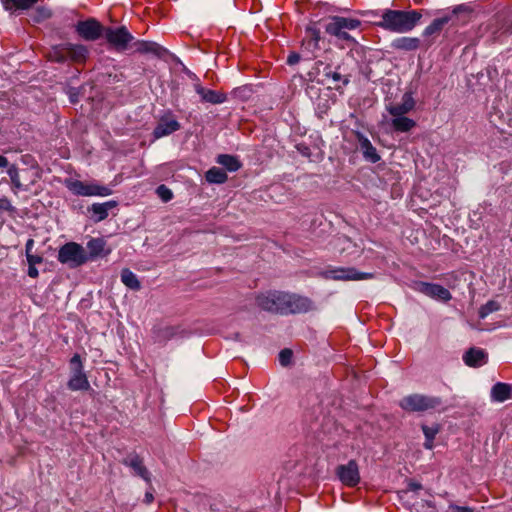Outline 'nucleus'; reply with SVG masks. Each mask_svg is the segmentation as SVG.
Instances as JSON below:
<instances>
[{
	"label": "nucleus",
	"mask_w": 512,
	"mask_h": 512,
	"mask_svg": "<svg viewBox=\"0 0 512 512\" xmlns=\"http://www.w3.org/2000/svg\"><path fill=\"white\" fill-rule=\"evenodd\" d=\"M422 10L384 9L374 25L385 31L404 34L412 31L422 19Z\"/></svg>",
	"instance_id": "obj_1"
},
{
	"label": "nucleus",
	"mask_w": 512,
	"mask_h": 512,
	"mask_svg": "<svg viewBox=\"0 0 512 512\" xmlns=\"http://www.w3.org/2000/svg\"><path fill=\"white\" fill-rule=\"evenodd\" d=\"M399 406L409 413H423L444 410L443 401L440 397L429 396L424 394H410L403 397L399 401Z\"/></svg>",
	"instance_id": "obj_2"
},
{
	"label": "nucleus",
	"mask_w": 512,
	"mask_h": 512,
	"mask_svg": "<svg viewBox=\"0 0 512 512\" xmlns=\"http://www.w3.org/2000/svg\"><path fill=\"white\" fill-rule=\"evenodd\" d=\"M361 20L353 17L330 16L325 25V32L340 41L355 43L356 40L349 34V31L360 29Z\"/></svg>",
	"instance_id": "obj_3"
},
{
	"label": "nucleus",
	"mask_w": 512,
	"mask_h": 512,
	"mask_svg": "<svg viewBox=\"0 0 512 512\" xmlns=\"http://www.w3.org/2000/svg\"><path fill=\"white\" fill-rule=\"evenodd\" d=\"M58 261L68 265L70 268H77L89 261L84 247L76 242H67L59 248Z\"/></svg>",
	"instance_id": "obj_4"
},
{
	"label": "nucleus",
	"mask_w": 512,
	"mask_h": 512,
	"mask_svg": "<svg viewBox=\"0 0 512 512\" xmlns=\"http://www.w3.org/2000/svg\"><path fill=\"white\" fill-rule=\"evenodd\" d=\"M65 187L76 196H109L112 194V190L104 185H100L93 182H83L76 179H66Z\"/></svg>",
	"instance_id": "obj_5"
},
{
	"label": "nucleus",
	"mask_w": 512,
	"mask_h": 512,
	"mask_svg": "<svg viewBox=\"0 0 512 512\" xmlns=\"http://www.w3.org/2000/svg\"><path fill=\"white\" fill-rule=\"evenodd\" d=\"M284 297L283 315L305 314L315 309L312 299L305 295L285 291Z\"/></svg>",
	"instance_id": "obj_6"
},
{
	"label": "nucleus",
	"mask_w": 512,
	"mask_h": 512,
	"mask_svg": "<svg viewBox=\"0 0 512 512\" xmlns=\"http://www.w3.org/2000/svg\"><path fill=\"white\" fill-rule=\"evenodd\" d=\"M104 37L108 45L117 52L126 51L134 41V36L126 26L106 27Z\"/></svg>",
	"instance_id": "obj_7"
},
{
	"label": "nucleus",
	"mask_w": 512,
	"mask_h": 512,
	"mask_svg": "<svg viewBox=\"0 0 512 512\" xmlns=\"http://www.w3.org/2000/svg\"><path fill=\"white\" fill-rule=\"evenodd\" d=\"M284 296L285 291L267 290L256 295L255 303L261 310L283 315Z\"/></svg>",
	"instance_id": "obj_8"
},
{
	"label": "nucleus",
	"mask_w": 512,
	"mask_h": 512,
	"mask_svg": "<svg viewBox=\"0 0 512 512\" xmlns=\"http://www.w3.org/2000/svg\"><path fill=\"white\" fill-rule=\"evenodd\" d=\"M465 10L466 8L464 6L459 5L454 7L451 12L435 18L428 26L425 27L422 32V36L433 42V40L441 34L444 27L449 23H453L456 16Z\"/></svg>",
	"instance_id": "obj_9"
},
{
	"label": "nucleus",
	"mask_w": 512,
	"mask_h": 512,
	"mask_svg": "<svg viewBox=\"0 0 512 512\" xmlns=\"http://www.w3.org/2000/svg\"><path fill=\"white\" fill-rule=\"evenodd\" d=\"M106 27L95 18L78 21L75 25V32L85 41H96L104 36Z\"/></svg>",
	"instance_id": "obj_10"
},
{
	"label": "nucleus",
	"mask_w": 512,
	"mask_h": 512,
	"mask_svg": "<svg viewBox=\"0 0 512 512\" xmlns=\"http://www.w3.org/2000/svg\"><path fill=\"white\" fill-rule=\"evenodd\" d=\"M326 279L341 280V281H358L367 280L374 277L373 273L359 272L353 267H338L327 269L323 272Z\"/></svg>",
	"instance_id": "obj_11"
},
{
	"label": "nucleus",
	"mask_w": 512,
	"mask_h": 512,
	"mask_svg": "<svg viewBox=\"0 0 512 512\" xmlns=\"http://www.w3.org/2000/svg\"><path fill=\"white\" fill-rule=\"evenodd\" d=\"M413 288L415 291L437 301L448 302L452 299L450 291L439 284L417 281L414 283Z\"/></svg>",
	"instance_id": "obj_12"
},
{
	"label": "nucleus",
	"mask_w": 512,
	"mask_h": 512,
	"mask_svg": "<svg viewBox=\"0 0 512 512\" xmlns=\"http://www.w3.org/2000/svg\"><path fill=\"white\" fill-rule=\"evenodd\" d=\"M321 31L316 22H311L305 27V36L301 41V50L311 56L320 49Z\"/></svg>",
	"instance_id": "obj_13"
},
{
	"label": "nucleus",
	"mask_w": 512,
	"mask_h": 512,
	"mask_svg": "<svg viewBox=\"0 0 512 512\" xmlns=\"http://www.w3.org/2000/svg\"><path fill=\"white\" fill-rule=\"evenodd\" d=\"M339 480L347 487H355L360 482L359 467L355 460H350L347 464L339 465L336 469Z\"/></svg>",
	"instance_id": "obj_14"
},
{
	"label": "nucleus",
	"mask_w": 512,
	"mask_h": 512,
	"mask_svg": "<svg viewBox=\"0 0 512 512\" xmlns=\"http://www.w3.org/2000/svg\"><path fill=\"white\" fill-rule=\"evenodd\" d=\"M180 127V123L171 113H169L159 119L156 127L153 130V136L155 139H159L178 131Z\"/></svg>",
	"instance_id": "obj_15"
},
{
	"label": "nucleus",
	"mask_w": 512,
	"mask_h": 512,
	"mask_svg": "<svg viewBox=\"0 0 512 512\" xmlns=\"http://www.w3.org/2000/svg\"><path fill=\"white\" fill-rule=\"evenodd\" d=\"M87 249L89 261L106 257L111 253V249L107 247V243L103 238H91L87 242Z\"/></svg>",
	"instance_id": "obj_16"
},
{
	"label": "nucleus",
	"mask_w": 512,
	"mask_h": 512,
	"mask_svg": "<svg viewBox=\"0 0 512 512\" xmlns=\"http://www.w3.org/2000/svg\"><path fill=\"white\" fill-rule=\"evenodd\" d=\"M194 88L196 93L200 96L202 102L210 104H222L227 100V95L224 92L205 88L201 84H195Z\"/></svg>",
	"instance_id": "obj_17"
},
{
	"label": "nucleus",
	"mask_w": 512,
	"mask_h": 512,
	"mask_svg": "<svg viewBox=\"0 0 512 512\" xmlns=\"http://www.w3.org/2000/svg\"><path fill=\"white\" fill-rule=\"evenodd\" d=\"M415 108V100L410 92L403 94L401 102L387 107L391 116H403Z\"/></svg>",
	"instance_id": "obj_18"
},
{
	"label": "nucleus",
	"mask_w": 512,
	"mask_h": 512,
	"mask_svg": "<svg viewBox=\"0 0 512 512\" xmlns=\"http://www.w3.org/2000/svg\"><path fill=\"white\" fill-rule=\"evenodd\" d=\"M89 50L82 44L67 43V61L84 64L88 59Z\"/></svg>",
	"instance_id": "obj_19"
},
{
	"label": "nucleus",
	"mask_w": 512,
	"mask_h": 512,
	"mask_svg": "<svg viewBox=\"0 0 512 512\" xmlns=\"http://www.w3.org/2000/svg\"><path fill=\"white\" fill-rule=\"evenodd\" d=\"M490 399L492 402L502 403L512 399V384L497 382L490 391Z\"/></svg>",
	"instance_id": "obj_20"
},
{
	"label": "nucleus",
	"mask_w": 512,
	"mask_h": 512,
	"mask_svg": "<svg viewBox=\"0 0 512 512\" xmlns=\"http://www.w3.org/2000/svg\"><path fill=\"white\" fill-rule=\"evenodd\" d=\"M488 355L480 348H470L463 355L464 363L469 367H480L487 363Z\"/></svg>",
	"instance_id": "obj_21"
},
{
	"label": "nucleus",
	"mask_w": 512,
	"mask_h": 512,
	"mask_svg": "<svg viewBox=\"0 0 512 512\" xmlns=\"http://www.w3.org/2000/svg\"><path fill=\"white\" fill-rule=\"evenodd\" d=\"M132 46L135 48V52L139 54H152L155 56H161L163 48L152 41L136 40L132 42Z\"/></svg>",
	"instance_id": "obj_22"
},
{
	"label": "nucleus",
	"mask_w": 512,
	"mask_h": 512,
	"mask_svg": "<svg viewBox=\"0 0 512 512\" xmlns=\"http://www.w3.org/2000/svg\"><path fill=\"white\" fill-rule=\"evenodd\" d=\"M67 386L71 391L89 390L90 383L84 370L73 372L67 383Z\"/></svg>",
	"instance_id": "obj_23"
},
{
	"label": "nucleus",
	"mask_w": 512,
	"mask_h": 512,
	"mask_svg": "<svg viewBox=\"0 0 512 512\" xmlns=\"http://www.w3.org/2000/svg\"><path fill=\"white\" fill-rule=\"evenodd\" d=\"M118 203L114 200H110L104 203H94L90 207V211L95 216L97 222L105 220L109 215V210L115 208Z\"/></svg>",
	"instance_id": "obj_24"
},
{
	"label": "nucleus",
	"mask_w": 512,
	"mask_h": 512,
	"mask_svg": "<svg viewBox=\"0 0 512 512\" xmlns=\"http://www.w3.org/2000/svg\"><path fill=\"white\" fill-rule=\"evenodd\" d=\"M357 137L364 157L372 163L378 162L380 160V156L370 140L360 133H358Z\"/></svg>",
	"instance_id": "obj_25"
},
{
	"label": "nucleus",
	"mask_w": 512,
	"mask_h": 512,
	"mask_svg": "<svg viewBox=\"0 0 512 512\" xmlns=\"http://www.w3.org/2000/svg\"><path fill=\"white\" fill-rule=\"evenodd\" d=\"M123 464L131 467L138 476L150 482V473L143 464V460L140 456L134 455L130 460H124Z\"/></svg>",
	"instance_id": "obj_26"
},
{
	"label": "nucleus",
	"mask_w": 512,
	"mask_h": 512,
	"mask_svg": "<svg viewBox=\"0 0 512 512\" xmlns=\"http://www.w3.org/2000/svg\"><path fill=\"white\" fill-rule=\"evenodd\" d=\"M392 47L401 51H414L420 47V39L417 37H401L392 42Z\"/></svg>",
	"instance_id": "obj_27"
},
{
	"label": "nucleus",
	"mask_w": 512,
	"mask_h": 512,
	"mask_svg": "<svg viewBox=\"0 0 512 512\" xmlns=\"http://www.w3.org/2000/svg\"><path fill=\"white\" fill-rule=\"evenodd\" d=\"M216 162L225 167L229 172H236L242 167V163L236 156L230 154H220L216 158Z\"/></svg>",
	"instance_id": "obj_28"
},
{
	"label": "nucleus",
	"mask_w": 512,
	"mask_h": 512,
	"mask_svg": "<svg viewBox=\"0 0 512 512\" xmlns=\"http://www.w3.org/2000/svg\"><path fill=\"white\" fill-rule=\"evenodd\" d=\"M205 180L210 184H224L228 175L225 170L214 166L206 171Z\"/></svg>",
	"instance_id": "obj_29"
},
{
	"label": "nucleus",
	"mask_w": 512,
	"mask_h": 512,
	"mask_svg": "<svg viewBox=\"0 0 512 512\" xmlns=\"http://www.w3.org/2000/svg\"><path fill=\"white\" fill-rule=\"evenodd\" d=\"M391 125L397 132H408L416 126V122L405 115L393 116Z\"/></svg>",
	"instance_id": "obj_30"
},
{
	"label": "nucleus",
	"mask_w": 512,
	"mask_h": 512,
	"mask_svg": "<svg viewBox=\"0 0 512 512\" xmlns=\"http://www.w3.org/2000/svg\"><path fill=\"white\" fill-rule=\"evenodd\" d=\"M122 283L131 290L138 291L141 289V283L137 276L128 268H125L121 272Z\"/></svg>",
	"instance_id": "obj_31"
},
{
	"label": "nucleus",
	"mask_w": 512,
	"mask_h": 512,
	"mask_svg": "<svg viewBox=\"0 0 512 512\" xmlns=\"http://www.w3.org/2000/svg\"><path fill=\"white\" fill-rule=\"evenodd\" d=\"M51 61L63 63L67 61V43L53 46L48 53Z\"/></svg>",
	"instance_id": "obj_32"
},
{
	"label": "nucleus",
	"mask_w": 512,
	"mask_h": 512,
	"mask_svg": "<svg viewBox=\"0 0 512 512\" xmlns=\"http://www.w3.org/2000/svg\"><path fill=\"white\" fill-rule=\"evenodd\" d=\"M439 430H440L439 425H435V426L422 425V431L425 435V443H424L425 448H427V449L433 448L434 439H435L436 435L438 434Z\"/></svg>",
	"instance_id": "obj_33"
},
{
	"label": "nucleus",
	"mask_w": 512,
	"mask_h": 512,
	"mask_svg": "<svg viewBox=\"0 0 512 512\" xmlns=\"http://www.w3.org/2000/svg\"><path fill=\"white\" fill-rule=\"evenodd\" d=\"M7 9L27 10L38 0H2Z\"/></svg>",
	"instance_id": "obj_34"
},
{
	"label": "nucleus",
	"mask_w": 512,
	"mask_h": 512,
	"mask_svg": "<svg viewBox=\"0 0 512 512\" xmlns=\"http://www.w3.org/2000/svg\"><path fill=\"white\" fill-rule=\"evenodd\" d=\"M500 304L495 300H489L486 304L482 305L479 309V317L485 318L493 312L500 309Z\"/></svg>",
	"instance_id": "obj_35"
},
{
	"label": "nucleus",
	"mask_w": 512,
	"mask_h": 512,
	"mask_svg": "<svg viewBox=\"0 0 512 512\" xmlns=\"http://www.w3.org/2000/svg\"><path fill=\"white\" fill-rule=\"evenodd\" d=\"M154 333H155L154 338L158 342H163V341L169 340L170 338H172L175 335V333L172 331V329L169 326H166L165 328L158 327L157 329L154 330Z\"/></svg>",
	"instance_id": "obj_36"
},
{
	"label": "nucleus",
	"mask_w": 512,
	"mask_h": 512,
	"mask_svg": "<svg viewBox=\"0 0 512 512\" xmlns=\"http://www.w3.org/2000/svg\"><path fill=\"white\" fill-rule=\"evenodd\" d=\"M325 76L327 78H331L334 82H340L342 81V84L345 86L349 83V78L346 77V76H343L341 73H339L338 71H331V66L330 65H327L326 66V72H325Z\"/></svg>",
	"instance_id": "obj_37"
},
{
	"label": "nucleus",
	"mask_w": 512,
	"mask_h": 512,
	"mask_svg": "<svg viewBox=\"0 0 512 512\" xmlns=\"http://www.w3.org/2000/svg\"><path fill=\"white\" fill-rule=\"evenodd\" d=\"M156 194L163 202H169L173 198V192L164 184L157 187Z\"/></svg>",
	"instance_id": "obj_38"
},
{
	"label": "nucleus",
	"mask_w": 512,
	"mask_h": 512,
	"mask_svg": "<svg viewBox=\"0 0 512 512\" xmlns=\"http://www.w3.org/2000/svg\"><path fill=\"white\" fill-rule=\"evenodd\" d=\"M292 357H293L292 350L289 348H285V349L281 350L279 353V362L282 366H288L292 361Z\"/></svg>",
	"instance_id": "obj_39"
},
{
	"label": "nucleus",
	"mask_w": 512,
	"mask_h": 512,
	"mask_svg": "<svg viewBox=\"0 0 512 512\" xmlns=\"http://www.w3.org/2000/svg\"><path fill=\"white\" fill-rule=\"evenodd\" d=\"M70 367L72 373L76 371H83V362L79 354L76 353L72 356V358L70 359Z\"/></svg>",
	"instance_id": "obj_40"
},
{
	"label": "nucleus",
	"mask_w": 512,
	"mask_h": 512,
	"mask_svg": "<svg viewBox=\"0 0 512 512\" xmlns=\"http://www.w3.org/2000/svg\"><path fill=\"white\" fill-rule=\"evenodd\" d=\"M28 266H36L37 264H41L43 262V258L40 255H35L30 253L26 255Z\"/></svg>",
	"instance_id": "obj_41"
},
{
	"label": "nucleus",
	"mask_w": 512,
	"mask_h": 512,
	"mask_svg": "<svg viewBox=\"0 0 512 512\" xmlns=\"http://www.w3.org/2000/svg\"><path fill=\"white\" fill-rule=\"evenodd\" d=\"M300 61V55L296 52H291L287 57V64L289 65H295L299 63Z\"/></svg>",
	"instance_id": "obj_42"
},
{
	"label": "nucleus",
	"mask_w": 512,
	"mask_h": 512,
	"mask_svg": "<svg viewBox=\"0 0 512 512\" xmlns=\"http://www.w3.org/2000/svg\"><path fill=\"white\" fill-rule=\"evenodd\" d=\"M500 23V19L498 17H495L492 19L491 23L489 24V27L491 28L492 34L494 35V39L497 38L496 34L498 33L497 30L493 29L494 27H498Z\"/></svg>",
	"instance_id": "obj_43"
},
{
	"label": "nucleus",
	"mask_w": 512,
	"mask_h": 512,
	"mask_svg": "<svg viewBox=\"0 0 512 512\" xmlns=\"http://www.w3.org/2000/svg\"><path fill=\"white\" fill-rule=\"evenodd\" d=\"M451 509L453 510V512H473V509L468 506L452 505Z\"/></svg>",
	"instance_id": "obj_44"
},
{
	"label": "nucleus",
	"mask_w": 512,
	"mask_h": 512,
	"mask_svg": "<svg viewBox=\"0 0 512 512\" xmlns=\"http://www.w3.org/2000/svg\"><path fill=\"white\" fill-rule=\"evenodd\" d=\"M28 275L31 278H37L38 277L39 272H38V269L36 268V266H29L28 267Z\"/></svg>",
	"instance_id": "obj_45"
},
{
	"label": "nucleus",
	"mask_w": 512,
	"mask_h": 512,
	"mask_svg": "<svg viewBox=\"0 0 512 512\" xmlns=\"http://www.w3.org/2000/svg\"><path fill=\"white\" fill-rule=\"evenodd\" d=\"M33 246H34V240L33 239H29L26 242V245H25L26 255L32 253Z\"/></svg>",
	"instance_id": "obj_46"
},
{
	"label": "nucleus",
	"mask_w": 512,
	"mask_h": 512,
	"mask_svg": "<svg viewBox=\"0 0 512 512\" xmlns=\"http://www.w3.org/2000/svg\"><path fill=\"white\" fill-rule=\"evenodd\" d=\"M154 501V496L151 492H146L144 502L146 504H151Z\"/></svg>",
	"instance_id": "obj_47"
},
{
	"label": "nucleus",
	"mask_w": 512,
	"mask_h": 512,
	"mask_svg": "<svg viewBox=\"0 0 512 512\" xmlns=\"http://www.w3.org/2000/svg\"><path fill=\"white\" fill-rule=\"evenodd\" d=\"M8 165V160L6 157L0 155V168H5Z\"/></svg>",
	"instance_id": "obj_48"
},
{
	"label": "nucleus",
	"mask_w": 512,
	"mask_h": 512,
	"mask_svg": "<svg viewBox=\"0 0 512 512\" xmlns=\"http://www.w3.org/2000/svg\"><path fill=\"white\" fill-rule=\"evenodd\" d=\"M10 205L9 201L6 199L0 200V208L2 209H8V206Z\"/></svg>",
	"instance_id": "obj_49"
},
{
	"label": "nucleus",
	"mask_w": 512,
	"mask_h": 512,
	"mask_svg": "<svg viewBox=\"0 0 512 512\" xmlns=\"http://www.w3.org/2000/svg\"><path fill=\"white\" fill-rule=\"evenodd\" d=\"M334 88H335V89H337V90H339V89L341 88V86H339V85L335 84Z\"/></svg>",
	"instance_id": "obj_50"
},
{
	"label": "nucleus",
	"mask_w": 512,
	"mask_h": 512,
	"mask_svg": "<svg viewBox=\"0 0 512 512\" xmlns=\"http://www.w3.org/2000/svg\"><path fill=\"white\" fill-rule=\"evenodd\" d=\"M369 13H370V14H372V15H376V14H377V12H376V11H371V12H369Z\"/></svg>",
	"instance_id": "obj_51"
},
{
	"label": "nucleus",
	"mask_w": 512,
	"mask_h": 512,
	"mask_svg": "<svg viewBox=\"0 0 512 512\" xmlns=\"http://www.w3.org/2000/svg\"><path fill=\"white\" fill-rule=\"evenodd\" d=\"M414 488L418 489V488H420V485H414Z\"/></svg>",
	"instance_id": "obj_52"
}]
</instances>
